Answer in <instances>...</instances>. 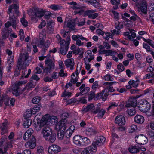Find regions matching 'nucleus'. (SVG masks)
Wrapping results in <instances>:
<instances>
[{
    "label": "nucleus",
    "mask_w": 154,
    "mask_h": 154,
    "mask_svg": "<svg viewBox=\"0 0 154 154\" xmlns=\"http://www.w3.org/2000/svg\"><path fill=\"white\" fill-rule=\"evenodd\" d=\"M18 8V5L17 4H14L9 7L8 10V13L9 15L10 22L12 27L15 29L17 24L19 23V21L14 15V14H18L19 13Z\"/></svg>",
    "instance_id": "1"
},
{
    "label": "nucleus",
    "mask_w": 154,
    "mask_h": 154,
    "mask_svg": "<svg viewBox=\"0 0 154 154\" xmlns=\"http://www.w3.org/2000/svg\"><path fill=\"white\" fill-rule=\"evenodd\" d=\"M31 58L29 56L27 53H23L21 55L17 64V66L18 69H16L14 72V75L16 76H18L20 74V68L29 65L31 60Z\"/></svg>",
    "instance_id": "2"
},
{
    "label": "nucleus",
    "mask_w": 154,
    "mask_h": 154,
    "mask_svg": "<svg viewBox=\"0 0 154 154\" xmlns=\"http://www.w3.org/2000/svg\"><path fill=\"white\" fill-rule=\"evenodd\" d=\"M56 119L57 117L55 116H50L48 114H46L42 118L40 123L38 122L37 124L34 126L35 129L38 131L42 127H43V129L46 126H49L50 123L52 124L53 122H55Z\"/></svg>",
    "instance_id": "3"
},
{
    "label": "nucleus",
    "mask_w": 154,
    "mask_h": 154,
    "mask_svg": "<svg viewBox=\"0 0 154 154\" xmlns=\"http://www.w3.org/2000/svg\"><path fill=\"white\" fill-rule=\"evenodd\" d=\"M45 10L42 8H34L29 10L28 13L31 18L32 20L36 23L38 21L37 18H41L44 15H45Z\"/></svg>",
    "instance_id": "4"
},
{
    "label": "nucleus",
    "mask_w": 154,
    "mask_h": 154,
    "mask_svg": "<svg viewBox=\"0 0 154 154\" xmlns=\"http://www.w3.org/2000/svg\"><path fill=\"white\" fill-rule=\"evenodd\" d=\"M106 140L105 137L103 136H97L95 141H93L91 145L86 147L89 154L95 153L97 150V147L102 145Z\"/></svg>",
    "instance_id": "5"
},
{
    "label": "nucleus",
    "mask_w": 154,
    "mask_h": 154,
    "mask_svg": "<svg viewBox=\"0 0 154 154\" xmlns=\"http://www.w3.org/2000/svg\"><path fill=\"white\" fill-rule=\"evenodd\" d=\"M26 82L23 81H20L15 83V84L12 89V93L14 95L18 96L21 94L22 92L24 91L26 89L29 90L31 88L33 87V85L31 82L27 83L26 86L22 90V92L19 91L20 87L22 85L25 83Z\"/></svg>",
    "instance_id": "6"
},
{
    "label": "nucleus",
    "mask_w": 154,
    "mask_h": 154,
    "mask_svg": "<svg viewBox=\"0 0 154 154\" xmlns=\"http://www.w3.org/2000/svg\"><path fill=\"white\" fill-rule=\"evenodd\" d=\"M42 133L43 137L46 141L49 143H53L55 140L56 134L52 133V129L49 126L45 127L43 129Z\"/></svg>",
    "instance_id": "7"
},
{
    "label": "nucleus",
    "mask_w": 154,
    "mask_h": 154,
    "mask_svg": "<svg viewBox=\"0 0 154 154\" xmlns=\"http://www.w3.org/2000/svg\"><path fill=\"white\" fill-rule=\"evenodd\" d=\"M135 2L137 7V10L140 13L146 14L147 13V2L145 0H132Z\"/></svg>",
    "instance_id": "8"
},
{
    "label": "nucleus",
    "mask_w": 154,
    "mask_h": 154,
    "mask_svg": "<svg viewBox=\"0 0 154 154\" xmlns=\"http://www.w3.org/2000/svg\"><path fill=\"white\" fill-rule=\"evenodd\" d=\"M151 107L150 104L146 100H143L140 102L138 106L139 109L143 112H147Z\"/></svg>",
    "instance_id": "9"
},
{
    "label": "nucleus",
    "mask_w": 154,
    "mask_h": 154,
    "mask_svg": "<svg viewBox=\"0 0 154 154\" xmlns=\"http://www.w3.org/2000/svg\"><path fill=\"white\" fill-rule=\"evenodd\" d=\"M67 121L66 119L61 120L56 125L55 128L58 131H65L66 127Z\"/></svg>",
    "instance_id": "10"
},
{
    "label": "nucleus",
    "mask_w": 154,
    "mask_h": 154,
    "mask_svg": "<svg viewBox=\"0 0 154 154\" xmlns=\"http://www.w3.org/2000/svg\"><path fill=\"white\" fill-rule=\"evenodd\" d=\"M135 141L138 144L144 145L146 143L148 140L146 137L143 134H140L135 137Z\"/></svg>",
    "instance_id": "11"
},
{
    "label": "nucleus",
    "mask_w": 154,
    "mask_h": 154,
    "mask_svg": "<svg viewBox=\"0 0 154 154\" xmlns=\"http://www.w3.org/2000/svg\"><path fill=\"white\" fill-rule=\"evenodd\" d=\"M61 150V148L58 145L53 144L50 146L48 148V152L51 154H56L60 152Z\"/></svg>",
    "instance_id": "12"
},
{
    "label": "nucleus",
    "mask_w": 154,
    "mask_h": 154,
    "mask_svg": "<svg viewBox=\"0 0 154 154\" xmlns=\"http://www.w3.org/2000/svg\"><path fill=\"white\" fill-rule=\"evenodd\" d=\"M75 23L74 21L70 20L68 21H65L64 23L63 27L67 28L71 31H73L75 30Z\"/></svg>",
    "instance_id": "13"
},
{
    "label": "nucleus",
    "mask_w": 154,
    "mask_h": 154,
    "mask_svg": "<svg viewBox=\"0 0 154 154\" xmlns=\"http://www.w3.org/2000/svg\"><path fill=\"white\" fill-rule=\"evenodd\" d=\"M115 122L119 126L124 125L125 123V117L121 115L117 116L115 119Z\"/></svg>",
    "instance_id": "14"
},
{
    "label": "nucleus",
    "mask_w": 154,
    "mask_h": 154,
    "mask_svg": "<svg viewBox=\"0 0 154 154\" xmlns=\"http://www.w3.org/2000/svg\"><path fill=\"white\" fill-rule=\"evenodd\" d=\"M128 29L130 33L131 34V35L130 34L129 32H127L124 33V35L125 37H127L129 40H132L135 38L136 34L133 29Z\"/></svg>",
    "instance_id": "15"
},
{
    "label": "nucleus",
    "mask_w": 154,
    "mask_h": 154,
    "mask_svg": "<svg viewBox=\"0 0 154 154\" xmlns=\"http://www.w3.org/2000/svg\"><path fill=\"white\" fill-rule=\"evenodd\" d=\"M106 112V111L103 109H100L99 107H97L95 111L93 112V113L94 114L97 113V116L100 118H102Z\"/></svg>",
    "instance_id": "16"
},
{
    "label": "nucleus",
    "mask_w": 154,
    "mask_h": 154,
    "mask_svg": "<svg viewBox=\"0 0 154 154\" xmlns=\"http://www.w3.org/2000/svg\"><path fill=\"white\" fill-rule=\"evenodd\" d=\"M137 104V101L136 99L134 97L130 98L128 103L126 104V107H135Z\"/></svg>",
    "instance_id": "17"
},
{
    "label": "nucleus",
    "mask_w": 154,
    "mask_h": 154,
    "mask_svg": "<svg viewBox=\"0 0 154 154\" xmlns=\"http://www.w3.org/2000/svg\"><path fill=\"white\" fill-rule=\"evenodd\" d=\"M25 146L26 148L34 149L36 146L35 138L33 137L32 140H30L27 142Z\"/></svg>",
    "instance_id": "18"
},
{
    "label": "nucleus",
    "mask_w": 154,
    "mask_h": 154,
    "mask_svg": "<svg viewBox=\"0 0 154 154\" xmlns=\"http://www.w3.org/2000/svg\"><path fill=\"white\" fill-rule=\"evenodd\" d=\"M65 64L67 67H69L70 69L72 70L74 64V60L72 58L67 59L65 62Z\"/></svg>",
    "instance_id": "19"
},
{
    "label": "nucleus",
    "mask_w": 154,
    "mask_h": 154,
    "mask_svg": "<svg viewBox=\"0 0 154 154\" xmlns=\"http://www.w3.org/2000/svg\"><path fill=\"white\" fill-rule=\"evenodd\" d=\"M71 41V39L69 36H68L66 40L63 39L59 43L60 44V47H61L62 45L64 46L63 47H69Z\"/></svg>",
    "instance_id": "20"
},
{
    "label": "nucleus",
    "mask_w": 154,
    "mask_h": 154,
    "mask_svg": "<svg viewBox=\"0 0 154 154\" xmlns=\"http://www.w3.org/2000/svg\"><path fill=\"white\" fill-rule=\"evenodd\" d=\"M82 137L79 135H75L73 138V142L74 144L79 146H82V142H81Z\"/></svg>",
    "instance_id": "21"
},
{
    "label": "nucleus",
    "mask_w": 154,
    "mask_h": 154,
    "mask_svg": "<svg viewBox=\"0 0 154 154\" xmlns=\"http://www.w3.org/2000/svg\"><path fill=\"white\" fill-rule=\"evenodd\" d=\"M85 134L88 136L95 135L97 133L96 131L92 127H88L85 131Z\"/></svg>",
    "instance_id": "22"
},
{
    "label": "nucleus",
    "mask_w": 154,
    "mask_h": 154,
    "mask_svg": "<svg viewBox=\"0 0 154 154\" xmlns=\"http://www.w3.org/2000/svg\"><path fill=\"white\" fill-rule=\"evenodd\" d=\"M134 120L135 122L138 124H142L144 121V117L139 115H136L135 116Z\"/></svg>",
    "instance_id": "23"
},
{
    "label": "nucleus",
    "mask_w": 154,
    "mask_h": 154,
    "mask_svg": "<svg viewBox=\"0 0 154 154\" xmlns=\"http://www.w3.org/2000/svg\"><path fill=\"white\" fill-rule=\"evenodd\" d=\"M2 131L1 134L2 135L4 134L5 133L8 132V126L7 122H3L0 127Z\"/></svg>",
    "instance_id": "24"
},
{
    "label": "nucleus",
    "mask_w": 154,
    "mask_h": 154,
    "mask_svg": "<svg viewBox=\"0 0 154 154\" xmlns=\"http://www.w3.org/2000/svg\"><path fill=\"white\" fill-rule=\"evenodd\" d=\"M45 64L47 65V66L51 69H54V61L51 59H46L45 61Z\"/></svg>",
    "instance_id": "25"
},
{
    "label": "nucleus",
    "mask_w": 154,
    "mask_h": 154,
    "mask_svg": "<svg viewBox=\"0 0 154 154\" xmlns=\"http://www.w3.org/2000/svg\"><path fill=\"white\" fill-rule=\"evenodd\" d=\"M55 25V23L52 20H49L47 22V30L51 32L53 31V27Z\"/></svg>",
    "instance_id": "26"
},
{
    "label": "nucleus",
    "mask_w": 154,
    "mask_h": 154,
    "mask_svg": "<svg viewBox=\"0 0 154 154\" xmlns=\"http://www.w3.org/2000/svg\"><path fill=\"white\" fill-rule=\"evenodd\" d=\"M140 148L137 146H131L129 148V151L132 153H137L139 152L140 150Z\"/></svg>",
    "instance_id": "27"
},
{
    "label": "nucleus",
    "mask_w": 154,
    "mask_h": 154,
    "mask_svg": "<svg viewBox=\"0 0 154 154\" xmlns=\"http://www.w3.org/2000/svg\"><path fill=\"white\" fill-rule=\"evenodd\" d=\"M1 98H2L3 102H4V103L5 105L8 106L9 105V98L8 96L6 95L5 94H3L2 95Z\"/></svg>",
    "instance_id": "28"
},
{
    "label": "nucleus",
    "mask_w": 154,
    "mask_h": 154,
    "mask_svg": "<svg viewBox=\"0 0 154 154\" xmlns=\"http://www.w3.org/2000/svg\"><path fill=\"white\" fill-rule=\"evenodd\" d=\"M95 107L93 104L88 105L83 109V111L85 112L91 111L93 113V112L95 111Z\"/></svg>",
    "instance_id": "29"
},
{
    "label": "nucleus",
    "mask_w": 154,
    "mask_h": 154,
    "mask_svg": "<svg viewBox=\"0 0 154 154\" xmlns=\"http://www.w3.org/2000/svg\"><path fill=\"white\" fill-rule=\"evenodd\" d=\"M140 83V81L138 79H137L136 81L133 80H131L128 82V84L130 85L134 88L137 87Z\"/></svg>",
    "instance_id": "30"
},
{
    "label": "nucleus",
    "mask_w": 154,
    "mask_h": 154,
    "mask_svg": "<svg viewBox=\"0 0 154 154\" xmlns=\"http://www.w3.org/2000/svg\"><path fill=\"white\" fill-rule=\"evenodd\" d=\"M2 35L3 39H5L8 37L9 35L10 30H8L7 28H4L2 30Z\"/></svg>",
    "instance_id": "31"
},
{
    "label": "nucleus",
    "mask_w": 154,
    "mask_h": 154,
    "mask_svg": "<svg viewBox=\"0 0 154 154\" xmlns=\"http://www.w3.org/2000/svg\"><path fill=\"white\" fill-rule=\"evenodd\" d=\"M12 59L10 57L8 59H7V63L8 64V66L7 67V69L8 71H11V70L13 66L14 60Z\"/></svg>",
    "instance_id": "32"
},
{
    "label": "nucleus",
    "mask_w": 154,
    "mask_h": 154,
    "mask_svg": "<svg viewBox=\"0 0 154 154\" xmlns=\"http://www.w3.org/2000/svg\"><path fill=\"white\" fill-rule=\"evenodd\" d=\"M81 141L82 142V146H87L91 143L90 140L87 137H82Z\"/></svg>",
    "instance_id": "33"
},
{
    "label": "nucleus",
    "mask_w": 154,
    "mask_h": 154,
    "mask_svg": "<svg viewBox=\"0 0 154 154\" xmlns=\"http://www.w3.org/2000/svg\"><path fill=\"white\" fill-rule=\"evenodd\" d=\"M14 137V134L13 132H11L8 136V139L10 140V142H8L7 143V144L11 147L12 146V144L14 141L13 139Z\"/></svg>",
    "instance_id": "34"
},
{
    "label": "nucleus",
    "mask_w": 154,
    "mask_h": 154,
    "mask_svg": "<svg viewBox=\"0 0 154 154\" xmlns=\"http://www.w3.org/2000/svg\"><path fill=\"white\" fill-rule=\"evenodd\" d=\"M1 60L0 58V85L3 86L4 84V82L2 80V77L3 67L2 66Z\"/></svg>",
    "instance_id": "35"
},
{
    "label": "nucleus",
    "mask_w": 154,
    "mask_h": 154,
    "mask_svg": "<svg viewBox=\"0 0 154 154\" xmlns=\"http://www.w3.org/2000/svg\"><path fill=\"white\" fill-rule=\"evenodd\" d=\"M127 107V112L128 115L132 116L135 114L136 111L134 107Z\"/></svg>",
    "instance_id": "36"
},
{
    "label": "nucleus",
    "mask_w": 154,
    "mask_h": 154,
    "mask_svg": "<svg viewBox=\"0 0 154 154\" xmlns=\"http://www.w3.org/2000/svg\"><path fill=\"white\" fill-rule=\"evenodd\" d=\"M32 124V120L30 119L26 118L24 121L23 123L24 126L25 128H27L30 126Z\"/></svg>",
    "instance_id": "37"
},
{
    "label": "nucleus",
    "mask_w": 154,
    "mask_h": 154,
    "mask_svg": "<svg viewBox=\"0 0 154 154\" xmlns=\"http://www.w3.org/2000/svg\"><path fill=\"white\" fill-rule=\"evenodd\" d=\"M64 46L62 45L61 47L60 48V53L62 55H65L66 54L67 51L68 50L69 47H63Z\"/></svg>",
    "instance_id": "38"
},
{
    "label": "nucleus",
    "mask_w": 154,
    "mask_h": 154,
    "mask_svg": "<svg viewBox=\"0 0 154 154\" xmlns=\"http://www.w3.org/2000/svg\"><path fill=\"white\" fill-rule=\"evenodd\" d=\"M26 71L27 70L26 69H23L22 72V74L20 78L21 79H23L24 76L25 78H27L29 77L30 74L31 70L30 69H28L27 74L25 75L26 72Z\"/></svg>",
    "instance_id": "39"
},
{
    "label": "nucleus",
    "mask_w": 154,
    "mask_h": 154,
    "mask_svg": "<svg viewBox=\"0 0 154 154\" xmlns=\"http://www.w3.org/2000/svg\"><path fill=\"white\" fill-rule=\"evenodd\" d=\"M88 2L96 8H98L100 7V4L96 0H89Z\"/></svg>",
    "instance_id": "40"
},
{
    "label": "nucleus",
    "mask_w": 154,
    "mask_h": 154,
    "mask_svg": "<svg viewBox=\"0 0 154 154\" xmlns=\"http://www.w3.org/2000/svg\"><path fill=\"white\" fill-rule=\"evenodd\" d=\"M130 18L131 20L134 21H136L140 23L142 22L141 20L136 14L132 16Z\"/></svg>",
    "instance_id": "41"
},
{
    "label": "nucleus",
    "mask_w": 154,
    "mask_h": 154,
    "mask_svg": "<svg viewBox=\"0 0 154 154\" xmlns=\"http://www.w3.org/2000/svg\"><path fill=\"white\" fill-rule=\"evenodd\" d=\"M41 106L40 105H35V107L31 109L32 111V114H35L36 112L39 111L41 109Z\"/></svg>",
    "instance_id": "42"
},
{
    "label": "nucleus",
    "mask_w": 154,
    "mask_h": 154,
    "mask_svg": "<svg viewBox=\"0 0 154 154\" xmlns=\"http://www.w3.org/2000/svg\"><path fill=\"white\" fill-rule=\"evenodd\" d=\"M116 52L112 51L111 50L107 49L106 51L105 56H112L113 55H116Z\"/></svg>",
    "instance_id": "43"
},
{
    "label": "nucleus",
    "mask_w": 154,
    "mask_h": 154,
    "mask_svg": "<svg viewBox=\"0 0 154 154\" xmlns=\"http://www.w3.org/2000/svg\"><path fill=\"white\" fill-rule=\"evenodd\" d=\"M72 94L71 92H68L66 89H65L64 92L62 93L61 97H70L71 96Z\"/></svg>",
    "instance_id": "44"
},
{
    "label": "nucleus",
    "mask_w": 154,
    "mask_h": 154,
    "mask_svg": "<svg viewBox=\"0 0 154 154\" xmlns=\"http://www.w3.org/2000/svg\"><path fill=\"white\" fill-rule=\"evenodd\" d=\"M58 131L57 134V137L60 140H62L64 137V131Z\"/></svg>",
    "instance_id": "45"
},
{
    "label": "nucleus",
    "mask_w": 154,
    "mask_h": 154,
    "mask_svg": "<svg viewBox=\"0 0 154 154\" xmlns=\"http://www.w3.org/2000/svg\"><path fill=\"white\" fill-rule=\"evenodd\" d=\"M143 39L144 42L149 44L151 47L154 48V42L152 40L149 39H146L144 38Z\"/></svg>",
    "instance_id": "46"
},
{
    "label": "nucleus",
    "mask_w": 154,
    "mask_h": 154,
    "mask_svg": "<svg viewBox=\"0 0 154 154\" xmlns=\"http://www.w3.org/2000/svg\"><path fill=\"white\" fill-rule=\"evenodd\" d=\"M120 0H111L110 1L111 4L115 5L114 8L116 9H117L118 5L120 4Z\"/></svg>",
    "instance_id": "47"
},
{
    "label": "nucleus",
    "mask_w": 154,
    "mask_h": 154,
    "mask_svg": "<svg viewBox=\"0 0 154 154\" xmlns=\"http://www.w3.org/2000/svg\"><path fill=\"white\" fill-rule=\"evenodd\" d=\"M95 97V92L93 91H91L88 94V100L89 101H91Z\"/></svg>",
    "instance_id": "48"
},
{
    "label": "nucleus",
    "mask_w": 154,
    "mask_h": 154,
    "mask_svg": "<svg viewBox=\"0 0 154 154\" xmlns=\"http://www.w3.org/2000/svg\"><path fill=\"white\" fill-rule=\"evenodd\" d=\"M20 21L22 25L25 27H26L28 26V22L25 19V16L24 15L23 17L21 19Z\"/></svg>",
    "instance_id": "49"
},
{
    "label": "nucleus",
    "mask_w": 154,
    "mask_h": 154,
    "mask_svg": "<svg viewBox=\"0 0 154 154\" xmlns=\"http://www.w3.org/2000/svg\"><path fill=\"white\" fill-rule=\"evenodd\" d=\"M118 106H119V103L117 102L112 103H110L109 106L107 108V110H108L110 109L117 107Z\"/></svg>",
    "instance_id": "50"
},
{
    "label": "nucleus",
    "mask_w": 154,
    "mask_h": 154,
    "mask_svg": "<svg viewBox=\"0 0 154 154\" xmlns=\"http://www.w3.org/2000/svg\"><path fill=\"white\" fill-rule=\"evenodd\" d=\"M32 114V109H28L25 112V116L26 118H28L31 117Z\"/></svg>",
    "instance_id": "51"
},
{
    "label": "nucleus",
    "mask_w": 154,
    "mask_h": 154,
    "mask_svg": "<svg viewBox=\"0 0 154 154\" xmlns=\"http://www.w3.org/2000/svg\"><path fill=\"white\" fill-rule=\"evenodd\" d=\"M41 98L38 96L35 97L32 100V102L34 104H37L41 100Z\"/></svg>",
    "instance_id": "52"
},
{
    "label": "nucleus",
    "mask_w": 154,
    "mask_h": 154,
    "mask_svg": "<svg viewBox=\"0 0 154 154\" xmlns=\"http://www.w3.org/2000/svg\"><path fill=\"white\" fill-rule=\"evenodd\" d=\"M6 53L8 55L7 59H8L9 58L11 57V58H12V59L14 60V56L13 55H12V52L9 49H7L6 50Z\"/></svg>",
    "instance_id": "53"
},
{
    "label": "nucleus",
    "mask_w": 154,
    "mask_h": 154,
    "mask_svg": "<svg viewBox=\"0 0 154 154\" xmlns=\"http://www.w3.org/2000/svg\"><path fill=\"white\" fill-rule=\"evenodd\" d=\"M137 129V126L135 125H132L129 128V132L130 133H133Z\"/></svg>",
    "instance_id": "54"
},
{
    "label": "nucleus",
    "mask_w": 154,
    "mask_h": 154,
    "mask_svg": "<svg viewBox=\"0 0 154 154\" xmlns=\"http://www.w3.org/2000/svg\"><path fill=\"white\" fill-rule=\"evenodd\" d=\"M59 76L61 77H63L66 76L67 75V73L64 72V70L61 69L60 70L58 73Z\"/></svg>",
    "instance_id": "55"
},
{
    "label": "nucleus",
    "mask_w": 154,
    "mask_h": 154,
    "mask_svg": "<svg viewBox=\"0 0 154 154\" xmlns=\"http://www.w3.org/2000/svg\"><path fill=\"white\" fill-rule=\"evenodd\" d=\"M72 134V132H71L68 129L64 133L65 138H69L71 137Z\"/></svg>",
    "instance_id": "56"
},
{
    "label": "nucleus",
    "mask_w": 154,
    "mask_h": 154,
    "mask_svg": "<svg viewBox=\"0 0 154 154\" xmlns=\"http://www.w3.org/2000/svg\"><path fill=\"white\" fill-rule=\"evenodd\" d=\"M104 79L106 81H112L113 78L110 75L107 74L104 77Z\"/></svg>",
    "instance_id": "57"
},
{
    "label": "nucleus",
    "mask_w": 154,
    "mask_h": 154,
    "mask_svg": "<svg viewBox=\"0 0 154 154\" xmlns=\"http://www.w3.org/2000/svg\"><path fill=\"white\" fill-rule=\"evenodd\" d=\"M143 47L147 51L150 52L151 51L150 46L146 43H143Z\"/></svg>",
    "instance_id": "58"
},
{
    "label": "nucleus",
    "mask_w": 154,
    "mask_h": 154,
    "mask_svg": "<svg viewBox=\"0 0 154 154\" xmlns=\"http://www.w3.org/2000/svg\"><path fill=\"white\" fill-rule=\"evenodd\" d=\"M44 152V148L41 146H38L37 149L38 154H42Z\"/></svg>",
    "instance_id": "59"
},
{
    "label": "nucleus",
    "mask_w": 154,
    "mask_h": 154,
    "mask_svg": "<svg viewBox=\"0 0 154 154\" xmlns=\"http://www.w3.org/2000/svg\"><path fill=\"white\" fill-rule=\"evenodd\" d=\"M82 49L81 48L78 47L77 48H76L75 50L73 51V54H78L82 52Z\"/></svg>",
    "instance_id": "60"
},
{
    "label": "nucleus",
    "mask_w": 154,
    "mask_h": 154,
    "mask_svg": "<svg viewBox=\"0 0 154 154\" xmlns=\"http://www.w3.org/2000/svg\"><path fill=\"white\" fill-rule=\"evenodd\" d=\"M116 28L118 30H120L123 27V25L119 22L117 23H116Z\"/></svg>",
    "instance_id": "61"
},
{
    "label": "nucleus",
    "mask_w": 154,
    "mask_h": 154,
    "mask_svg": "<svg viewBox=\"0 0 154 154\" xmlns=\"http://www.w3.org/2000/svg\"><path fill=\"white\" fill-rule=\"evenodd\" d=\"M59 77L58 74L57 72L55 71L53 72L51 75V78L52 79H57Z\"/></svg>",
    "instance_id": "62"
},
{
    "label": "nucleus",
    "mask_w": 154,
    "mask_h": 154,
    "mask_svg": "<svg viewBox=\"0 0 154 154\" xmlns=\"http://www.w3.org/2000/svg\"><path fill=\"white\" fill-rule=\"evenodd\" d=\"M34 132V131L31 128L29 129L25 133L26 135H29V137H31L32 133Z\"/></svg>",
    "instance_id": "63"
},
{
    "label": "nucleus",
    "mask_w": 154,
    "mask_h": 154,
    "mask_svg": "<svg viewBox=\"0 0 154 154\" xmlns=\"http://www.w3.org/2000/svg\"><path fill=\"white\" fill-rule=\"evenodd\" d=\"M118 69L119 70L120 72H122L125 69L124 66L121 63H120L117 66Z\"/></svg>",
    "instance_id": "64"
}]
</instances>
